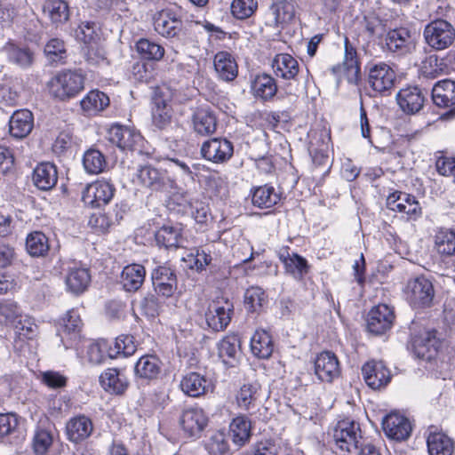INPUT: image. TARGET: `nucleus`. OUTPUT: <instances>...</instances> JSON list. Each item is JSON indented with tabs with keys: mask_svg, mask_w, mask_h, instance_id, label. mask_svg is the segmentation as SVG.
Instances as JSON below:
<instances>
[{
	"mask_svg": "<svg viewBox=\"0 0 455 455\" xmlns=\"http://www.w3.org/2000/svg\"><path fill=\"white\" fill-rule=\"evenodd\" d=\"M48 87L55 98L66 100L76 97L84 90V77L75 71H62L49 81Z\"/></svg>",
	"mask_w": 455,
	"mask_h": 455,
	"instance_id": "obj_1",
	"label": "nucleus"
},
{
	"mask_svg": "<svg viewBox=\"0 0 455 455\" xmlns=\"http://www.w3.org/2000/svg\"><path fill=\"white\" fill-rule=\"evenodd\" d=\"M423 36L430 48L443 51L455 42V28L446 20L435 19L425 26Z\"/></svg>",
	"mask_w": 455,
	"mask_h": 455,
	"instance_id": "obj_2",
	"label": "nucleus"
},
{
	"mask_svg": "<svg viewBox=\"0 0 455 455\" xmlns=\"http://www.w3.org/2000/svg\"><path fill=\"white\" fill-rule=\"evenodd\" d=\"M404 293L407 301L414 308H426L433 305L435 288L432 281L424 275L410 279Z\"/></svg>",
	"mask_w": 455,
	"mask_h": 455,
	"instance_id": "obj_3",
	"label": "nucleus"
},
{
	"mask_svg": "<svg viewBox=\"0 0 455 455\" xmlns=\"http://www.w3.org/2000/svg\"><path fill=\"white\" fill-rule=\"evenodd\" d=\"M173 98L172 90L163 85L157 87L152 98V122L160 130L168 128L172 124V108L169 102Z\"/></svg>",
	"mask_w": 455,
	"mask_h": 455,
	"instance_id": "obj_4",
	"label": "nucleus"
},
{
	"mask_svg": "<svg viewBox=\"0 0 455 455\" xmlns=\"http://www.w3.org/2000/svg\"><path fill=\"white\" fill-rule=\"evenodd\" d=\"M136 178L140 185L152 191L168 192L174 187V180L167 172L152 164L139 166Z\"/></svg>",
	"mask_w": 455,
	"mask_h": 455,
	"instance_id": "obj_5",
	"label": "nucleus"
},
{
	"mask_svg": "<svg viewBox=\"0 0 455 455\" xmlns=\"http://www.w3.org/2000/svg\"><path fill=\"white\" fill-rule=\"evenodd\" d=\"M360 438L359 424L348 419L339 420L333 430V440L342 451L351 452L357 450Z\"/></svg>",
	"mask_w": 455,
	"mask_h": 455,
	"instance_id": "obj_6",
	"label": "nucleus"
},
{
	"mask_svg": "<svg viewBox=\"0 0 455 455\" xmlns=\"http://www.w3.org/2000/svg\"><path fill=\"white\" fill-rule=\"evenodd\" d=\"M234 313V305L228 299H215L205 312L208 327L214 331H222L229 324Z\"/></svg>",
	"mask_w": 455,
	"mask_h": 455,
	"instance_id": "obj_7",
	"label": "nucleus"
},
{
	"mask_svg": "<svg viewBox=\"0 0 455 455\" xmlns=\"http://www.w3.org/2000/svg\"><path fill=\"white\" fill-rule=\"evenodd\" d=\"M442 341L436 337V331L424 330L412 339V348L419 359L431 362L439 355Z\"/></svg>",
	"mask_w": 455,
	"mask_h": 455,
	"instance_id": "obj_8",
	"label": "nucleus"
},
{
	"mask_svg": "<svg viewBox=\"0 0 455 455\" xmlns=\"http://www.w3.org/2000/svg\"><path fill=\"white\" fill-rule=\"evenodd\" d=\"M154 291L158 296L171 298L177 290V276L174 269L164 264L156 267L151 273Z\"/></svg>",
	"mask_w": 455,
	"mask_h": 455,
	"instance_id": "obj_9",
	"label": "nucleus"
},
{
	"mask_svg": "<svg viewBox=\"0 0 455 455\" xmlns=\"http://www.w3.org/2000/svg\"><path fill=\"white\" fill-rule=\"evenodd\" d=\"M116 188L107 180H97L87 185L82 193V200L92 207L108 204L115 195Z\"/></svg>",
	"mask_w": 455,
	"mask_h": 455,
	"instance_id": "obj_10",
	"label": "nucleus"
},
{
	"mask_svg": "<svg viewBox=\"0 0 455 455\" xmlns=\"http://www.w3.org/2000/svg\"><path fill=\"white\" fill-rule=\"evenodd\" d=\"M427 91L419 86H407L401 89L396 100L400 108L406 114H416L419 112L427 100Z\"/></svg>",
	"mask_w": 455,
	"mask_h": 455,
	"instance_id": "obj_11",
	"label": "nucleus"
},
{
	"mask_svg": "<svg viewBox=\"0 0 455 455\" xmlns=\"http://www.w3.org/2000/svg\"><path fill=\"white\" fill-rule=\"evenodd\" d=\"M233 153V144L227 139L222 138L206 140L201 147L203 157L215 164L227 162L231 158Z\"/></svg>",
	"mask_w": 455,
	"mask_h": 455,
	"instance_id": "obj_12",
	"label": "nucleus"
},
{
	"mask_svg": "<svg viewBox=\"0 0 455 455\" xmlns=\"http://www.w3.org/2000/svg\"><path fill=\"white\" fill-rule=\"evenodd\" d=\"M395 80V71L384 62L375 64L369 69L368 83L377 92L390 91L394 87Z\"/></svg>",
	"mask_w": 455,
	"mask_h": 455,
	"instance_id": "obj_13",
	"label": "nucleus"
},
{
	"mask_svg": "<svg viewBox=\"0 0 455 455\" xmlns=\"http://www.w3.org/2000/svg\"><path fill=\"white\" fill-rule=\"evenodd\" d=\"M395 315L386 304L373 307L367 317L368 331L375 335H380L389 330L393 324Z\"/></svg>",
	"mask_w": 455,
	"mask_h": 455,
	"instance_id": "obj_14",
	"label": "nucleus"
},
{
	"mask_svg": "<svg viewBox=\"0 0 455 455\" xmlns=\"http://www.w3.org/2000/svg\"><path fill=\"white\" fill-rule=\"evenodd\" d=\"M154 28L162 36L174 38L180 35L183 22L174 12L162 10L154 18Z\"/></svg>",
	"mask_w": 455,
	"mask_h": 455,
	"instance_id": "obj_15",
	"label": "nucleus"
},
{
	"mask_svg": "<svg viewBox=\"0 0 455 455\" xmlns=\"http://www.w3.org/2000/svg\"><path fill=\"white\" fill-rule=\"evenodd\" d=\"M382 427L388 438L396 441L406 440L411 432V425L409 419L395 412H392L384 418Z\"/></svg>",
	"mask_w": 455,
	"mask_h": 455,
	"instance_id": "obj_16",
	"label": "nucleus"
},
{
	"mask_svg": "<svg viewBox=\"0 0 455 455\" xmlns=\"http://www.w3.org/2000/svg\"><path fill=\"white\" fill-rule=\"evenodd\" d=\"M207 423L208 419L204 411L197 407L185 409L180 417V424L182 429L191 437L200 436Z\"/></svg>",
	"mask_w": 455,
	"mask_h": 455,
	"instance_id": "obj_17",
	"label": "nucleus"
},
{
	"mask_svg": "<svg viewBox=\"0 0 455 455\" xmlns=\"http://www.w3.org/2000/svg\"><path fill=\"white\" fill-rule=\"evenodd\" d=\"M108 140L122 150H135L141 142L140 132L123 125H113L108 131Z\"/></svg>",
	"mask_w": 455,
	"mask_h": 455,
	"instance_id": "obj_18",
	"label": "nucleus"
},
{
	"mask_svg": "<svg viewBox=\"0 0 455 455\" xmlns=\"http://www.w3.org/2000/svg\"><path fill=\"white\" fill-rule=\"evenodd\" d=\"M362 374L365 383L372 389L385 387L391 379L389 370L382 362L371 361L362 367Z\"/></svg>",
	"mask_w": 455,
	"mask_h": 455,
	"instance_id": "obj_19",
	"label": "nucleus"
},
{
	"mask_svg": "<svg viewBox=\"0 0 455 455\" xmlns=\"http://www.w3.org/2000/svg\"><path fill=\"white\" fill-rule=\"evenodd\" d=\"M315 373L325 382H331L339 377L340 369L337 356L328 351L321 353L315 361Z\"/></svg>",
	"mask_w": 455,
	"mask_h": 455,
	"instance_id": "obj_20",
	"label": "nucleus"
},
{
	"mask_svg": "<svg viewBox=\"0 0 455 455\" xmlns=\"http://www.w3.org/2000/svg\"><path fill=\"white\" fill-rule=\"evenodd\" d=\"M278 258L284 265L286 273L296 280L303 279L309 270L307 259L297 253L291 254L288 247H283L278 251Z\"/></svg>",
	"mask_w": 455,
	"mask_h": 455,
	"instance_id": "obj_21",
	"label": "nucleus"
},
{
	"mask_svg": "<svg viewBox=\"0 0 455 455\" xmlns=\"http://www.w3.org/2000/svg\"><path fill=\"white\" fill-rule=\"evenodd\" d=\"M43 12L55 28L68 22L71 16L70 7L66 0H45Z\"/></svg>",
	"mask_w": 455,
	"mask_h": 455,
	"instance_id": "obj_22",
	"label": "nucleus"
},
{
	"mask_svg": "<svg viewBox=\"0 0 455 455\" xmlns=\"http://www.w3.org/2000/svg\"><path fill=\"white\" fill-rule=\"evenodd\" d=\"M427 446L429 455H452L454 451L453 440L434 427L428 428Z\"/></svg>",
	"mask_w": 455,
	"mask_h": 455,
	"instance_id": "obj_23",
	"label": "nucleus"
},
{
	"mask_svg": "<svg viewBox=\"0 0 455 455\" xmlns=\"http://www.w3.org/2000/svg\"><path fill=\"white\" fill-rule=\"evenodd\" d=\"M218 77L225 82L234 81L238 75V65L233 55L228 52H219L213 60Z\"/></svg>",
	"mask_w": 455,
	"mask_h": 455,
	"instance_id": "obj_24",
	"label": "nucleus"
},
{
	"mask_svg": "<svg viewBox=\"0 0 455 455\" xmlns=\"http://www.w3.org/2000/svg\"><path fill=\"white\" fill-rule=\"evenodd\" d=\"M68 439L73 443H79L87 439L93 431V424L90 418L78 415L71 418L66 425Z\"/></svg>",
	"mask_w": 455,
	"mask_h": 455,
	"instance_id": "obj_25",
	"label": "nucleus"
},
{
	"mask_svg": "<svg viewBox=\"0 0 455 455\" xmlns=\"http://www.w3.org/2000/svg\"><path fill=\"white\" fill-rule=\"evenodd\" d=\"M32 180L38 189L44 191L51 190L58 181L56 166L51 163L38 164L33 172Z\"/></svg>",
	"mask_w": 455,
	"mask_h": 455,
	"instance_id": "obj_26",
	"label": "nucleus"
},
{
	"mask_svg": "<svg viewBox=\"0 0 455 455\" xmlns=\"http://www.w3.org/2000/svg\"><path fill=\"white\" fill-rule=\"evenodd\" d=\"M146 276V270L142 265L131 264L124 267L120 284L128 292L137 291L143 284Z\"/></svg>",
	"mask_w": 455,
	"mask_h": 455,
	"instance_id": "obj_27",
	"label": "nucleus"
},
{
	"mask_svg": "<svg viewBox=\"0 0 455 455\" xmlns=\"http://www.w3.org/2000/svg\"><path fill=\"white\" fill-rule=\"evenodd\" d=\"M33 125L34 118L29 110H17L10 118V133L12 136L18 139L25 138L31 132Z\"/></svg>",
	"mask_w": 455,
	"mask_h": 455,
	"instance_id": "obj_28",
	"label": "nucleus"
},
{
	"mask_svg": "<svg viewBox=\"0 0 455 455\" xmlns=\"http://www.w3.org/2000/svg\"><path fill=\"white\" fill-rule=\"evenodd\" d=\"M432 100L439 108L455 106V82L444 79L437 82L432 89Z\"/></svg>",
	"mask_w": 455,
	"mask_h": 455,
	"instance_id": "obj_29",
	"label": "nucleus"
},
{
	"mask_svg": "<svg viewBox=\"0 0 455 455\" xmlns=\"http://www.w3.org/2000/svg\"><path fill=\"white\" fill-rule=\"evenodd\" d=\"M272 67L275 74L285 80L295 79L299 71L298 60L288 53L275 55Z\"/></svg>",
	"mask_w": 455,
	"mask_h": 455,
	"instance_id": "obj_30",
	"label": "nucleus"
},
{
	"mask_svg": "<svg viewBox=\"0 0 455 455\" xmlns=\"http://www.w3.org/2000/svg\"><path fill=\"white\" fill-rule=\"evenodd\" d=\"M100 381L106 391L116 395L124 394L129 386L125 375L115 368L108 369L101 373Z\"/></svg>",
	"mask_w": 455,
	"mask_h": 455,
	"instance_id": "obj_31",
	"label": "nucleus"
},
{
	"mask_svg": "<svg viewBox=\"0 0 455 455\" xmlns=\"http://www.w3.org/2000/svg\"><path fill=\"white\" fill-rule=\"evenodd\" d=\"M251 93L262 100H269L277 92V84L274 77L267 74H259L254 77L251 84Z\"/></svg>",
	"mask_w": 455,
	"mask_h": 455,
	"instance_id": "obj_32",
	"label": "nucleus"
},
{
	"mask_svg": "<svg viewBox=\"0 0 455 455\" xmlns=\"http://www.w3.org/2000/svg\"><path fill=\"white\" fill-rule=\"evenodd\" d=\"M411 41V33L406 28L392 29L387 32L385 38L387 48L392 52H407Z\"/></svg>",
	"mask_w": 455,
	"mask_h": 455,
	"instance_id": "obj_33",
	"label": "nucleus"
},
{
	"mask_svg": "<svg viewBox=\"0 0 455 455\" xmlns=\"http://www.w3.org/2000/svg\"><path fill=\"white\" fill-rule=\"evenodd\" d=\"M192 120L195 132L200 135H211L216 131V116L208 108H197L193 115Z\"/></svg>",
	"mask_w": 455,
	"mask_h": 455,
	"instance_id": "obj_34",
	"label": "nucleus"
},
{
	"mask_svg": "<svg viewBox=\"0 0 455 455\" xmlns=\"http://www.w3.org/2000/svg\"><path fill=\"white\" fill-rule=\"evenodd\" d=\"M232 441L237 447H243L249 443L251 435V424L248 417L239 415L229 425Z\"/></svg>",
	"mask_w": 455,
	"mask_h": 455,
	"instance_id": "obj_35",
	"label": "nucleus"
},
{
	"mask_svg": "<svg viewBox=\"0 0 455 455\" xmlns=\"http://www.w3.org/2000/svg\"><path fill=\"white\" fill-rule=\"evenodd\" d=\"M155 239L158 246L167 250L177 249L183 246V237L181 228L172 226H163L155 235Z\"/></svg>",
	"mask_w": 455,
	"mask_h": 455,
	"instance_id": "obj_36",
	"label": "nucleus"
},
{
	"mask_svg": "<svg viewBox=\"0 0 455 455\" xmlns=\"http://www.w3.org/2000/svg\"><path fill=\"white\" fill-rule=\"evenodd\" d=\"M161 370V361L158 357L152 355L141 356L134 366L135 376L148 380L156 379Z\"/></svg>",
	"mask_w": 455,
	"mask_h": 455,
	"instance_id": "obj_37",
	"label": "nucleus"
},
{
	"mask_svg": "<svg viewBox=\"0 0 455 455\" xmlns=\"http://www.w3.org/2000/svg\"><path fill=\"white\" fill-rule=\"evenodd\" d=\"M65 282L68 291L75 294H81L88 288L91 283V275L85 267H70Z\"/></svg>",
	"mask_w": 455,
	"mask_h": 455,
	"instance_id": "obj_38",
	"label": "nucleus"
},
{
	"mask_svg": "<svg viewBox=\"0 0 455 455\" xmlns=\"http://www.w3.org/2000/svg\"><path fill=\"white\" fill-rule=\"evenodd\" d=\"M435 248L443 259L455 257V229L438 230L435 235Z\"/></svg>",
	"mask_w": 455,
	"mask_h": 455,
	"instance_id": "obj_39",
	"label": "nucleus"
},
{
	"mask_svg": "<svg viewBox=\"0 0 455 455\" xmlns=\"http://www.w3.org/2000/svg\"><path fill=\"white\" fill-rule=\"evenodd\" d=\"M251 350L259 358H268L274 350L271 336L264 330L256 331L251 339Z\"/></svg>",
	"mask_w": 455,
	"mask_h": 455,
	"instance_id": "obj_40",
	"label": "nucleus"
},
{
	"mask_svg": "<svg viewBox=\"0 0 455 455\" xmlns=\"http://www.w3.org/2000/svg\"><path fill=\"white\" fill-rule=\"evenodd\" d=\"M208 381L197 372H189L180 381L181 390L188 395L198 397L204 395L207 388Z\"/></svg>",
	"mask_w": 455,
	"mask_h": 455,
	"instance_id": "obj_41",
	"label": "nucleus"
},
{
	"mask_svg": "<svg viewBox=\"0 0 455 455\" xmlns=\"http://www.w3.org/2000/svg\"><path fill=\"white\" fill-rule=\"evenodd\" d=\"M281 199L280 194L268 185L256 188L251 195V202L259 208H270L275 205Z\"/></svg>",
	"mask_w": 455,
	"mask_h": 455,
	"instance_id": "obj_42",
	"label": "nucleus"
},
{
	"mask_svg": "<svg viewBox=\"0 0 455 455\" xmlns=\"http://www.w3.org/2000/svg\"><path fill=\"white\" fill-rule=\"evenodd\" d=\"M83 110L89 115L104 110L109 105V98L100 91H91L80 102Z\"/></svg>",
	"mask_w": 455,
	"mask_h": 455,
	"instance_id": "obj_43",
	"label": "nucleus"
},
{
	"mask_svg": "<svg viewBox=\"0 0 455 455\" xmlns=\"http://www.w3.org/2000/svg\"><path fill=\"white\" fill-rule=\"evenodd\" d=\"M259 390L260 385L258 382L243 384L235 396L237 405L243 410L254 407L259 395Z\"/></svg>",
	"mask_w": 455,
	"mask_h": 455,
	"instance_id": "obj_44",
	"label": "nucleus"
},
{
	"mask_svg": "<svg viewBox=\"0 0 455 455\" xmlns=\"http://www.w3.org/2000/svg\"><path fill=\"white\" fill-rule=\"evenodd\" d=\"M8 60L22 68H29L34 61V53L27 47L7 44L4 47Z\"/></svg>",
	"mask_w": 455,
	"mask_h": 455,
	"instance_id": "obj_45",
	"label": "nucleus"
},
{
	"mask_svg": "<svg viewBox=\"0 0 455 455\" xmlns=\"http://www.w3.org/2000/svg\"><path fill=\"white\" fill-rule=\"evenodd\" d=\"M26 249L32 257L45 256L50 249L49 240L47 236L40 231L32 232L27 236Z\"/></svg>",
	"mask_w": 455,
	"mask_h": 455,
	"instance_id": "obj_46",
	"label": "nucleus"
},
{
	"mask_svg": "<svg viewBox=\"0 0 455 455\" xmlns=\"http://www.w3.org/2000/svg\"><path fill=\"white\" fill-rule=\"evenodd\" d=\"M136 50L142 59L159 61L164 56V48L148 38H140L136 43Z\"/></svg>",
	"mask_w": 455,
	"mask_h": 455,
	"instance_id": "obj_47",
	"label": "nucleus"
},
{
	"mask_svg": "<svg viewBox=\"0 0 455 455\" xmlns=\"http://www.w3.org/2000/svg\"><path fill=\"white\" fill-rule=\"evenodd\" d=\"M267 303V296L264 290L258 286H252L244 293V305L247 311L259 313Z\"/></svg>",
	"mask_w": 455,
	"mask_h": 455,
	"instance_id": "obj_48",
	"label": "nucleus"
},
{
	"mask_svg": "<svg viewBox=\"0 0 455 455\" xmlns=\"http://www.w3.org/2000/svg\"><path fill=\"white\" fill-rule=\"evenodd\" d=\"M270 12L274 17L273 23L276 27L291 21L295 15L294 4L287 0L274 3Z\"/></svg>",
	"mask_w": 455,
	"mask_h": 455,
	"instance_id": "obj_49",
	"label": "nucleus"
},
{
	"mask_svg": "<svg viewBox=\"0 0 455 455\" xmlns=\"http://www.w3.org/2000/svg\"><path fill=\"white\" fill-rule=\"evenodd\" d=\"M82 327L80 315L76 310L71 309L62 317L60 332L75 339L79 336Z\"/></svg>",
	"mask_w": 455,
	"mask_h": 455,
	"instance_id": "obj_50",
	"label": "nucleus"
},
{
	"mask_svg": "<svg viewBox=\"0 0 455 455\" xmlns=\"http://www.w3.org/2000/svg\"><path fill=\"white\" fill-rule=\"evenodd\" d=\"M83 164L86 172L99 174L107 167L105 156L97 149H88L83 157Z\"/></svg>",
	"mask_w": 455,
	"mask_h": 455,
	"instance_id": "obj_51",
	"label": "nucleus"
},
{
	"mask_svg": "<svg viewBox=\"0 0 455 455\" xmlns=\"http://www.w3.org/2000/svg\"><path fill=\"white\" fill-rule=\"evenodd\" d=\"M136 351V346L133 338L129 335H121L117 337L114 343V347H109L108 355L115 358L119 355L124 356L132 355Z\"/></svg>",
	"mask_w": 455,
	"mask_h": 455,
	"instance_id": "obj_52",
	"label": "nucleus"
},
{
	"mask_svg": "<svg viewBox=\"0 0 455 455\" xmlns=\"http://www.w3.org/2000/svg\"><path fill=\"white\" fill-rule=\"evenodd\" d=\"M210 455H230L229 444L221 432H216L205 443Z\"/></svg>",
	"mask_w": 455,
	"mask_h": 455,
	"instance_id": "obj_53",
	"label": "nucleus"
},
{
	"mask_svg": "<svg viewBox=\"0 0 455 455\" xmlns=\"http://www.w3.org/2000/svg\"><path fill=\"white\" fill-rule=\"evenodd\" d=\"M343 65L347 71L348 76H357L360 73V64L356 50L347 37L345 38V56Z\"/></svg>",
	"mask_w": 455,
	"mask_h": 455,
	"instance_id": "obj_54",
	"label": "nucleus"
},
{
	"mask_svg": "<svg viewBox=\"0 0 455 455\" xmlns=\"http://www.w3.org/2000/svg\"><path fill=\"white\" fill-rule=\"evenodd\" d=\"M257 8L256 0H233L231 4V12L238 20L250 18Z\"/></svg>",
	"mask_w": 455,
	"mask_h": 455,
	"instance_id": "obj_55",
	"label": "nucleus"
},
{
	"mask_svg": "<svg viewBox=\"0 0 455 455\" xmlns=\"http://www.w3.org/2000/svg\"><path fill=\"white\" fill-rule=\"evenodd\" d=\"M21 316L18 304L11 300L0 301V325H7Z\"/></svg>",
	"mask_w": 455,
	"mask_h": 455,
	"instance_id": "obj_56",
	"label": "nucleus"
},
{
	"mask_svg": "<svg viewBox=\"0 0 455 455\" xmlns=\"http://www.w3.org/2000/svg\"><path fill=\"white\" fill-rule=\"evenodd\" d=\"M76 36L85 44H95L99 39L96 24L90 21L82 22L76 30Z\"/></svg>",
	"mask_w": 455,
	"mask_h": 455,
	"instance_id": "obj_57",
	"label": "nucleus"
},
{
	"mask_svg": "<svg viewBox=\"0 0 455 455\" xmlns=\"http://www.w3.org/2000/svg\"><path fill=\"white\" fill-rule=\"evenodd\" d=\"M219 355L226 363L235 359L237 355V339L235 337H226L218 345Z\"/></svg>",
	"mask_w": 455,
	"mask_h": 455,
	"instance_id": "obj_58",
	"label": "nucleus"
},
{
	"mask_svg": "<svg viewBox=\"0 0 455 455\" xmlns=\"http://www.w3.org/2000/svg\"><path fill=\"white\" fill-rule=\"evenodd\" d=\"M44 53L52 62H57L66 57L64 42L58 38L51 39L44 47Z\"/></svg>",
	"mask_w": 455,
	"mask_h": 455,
	"instance_id": "obj_59",
	"label": "nucleus"
},
{
	"mask_svg": "<svg viewBox=\"0 0 455 455\" xmlns=\"http://www.w3.org/2000/svg\"><path fill=\"white\" fill-rule=\"evenodd\" d=\"M444 69V64L442 60L435 55L429 56L424 62L421 68L422 74L427 78H436Z\"/></svg>",
	"mask_w": 455,
	"mask_h": 455,
	"instance_id": "obj_60",
	"label": "nucleus"
},
{
	"mask_svg": "<svg viewBox=\"0 0 455 455\" xmlns=\"http://www.w3.org/2000/svg\"><path fill=\"white\" fill-rule=\"evenodd\" d=\"M52 436L51 433L45 429H37L33 441L35 452L38 455L44 454L52 445Z\"/></svg>",
	"mask_w": 455,
	"mask_h": 455,
	"instance_id": "obj_61",
	"label": "nucleus"
},
{
	"mask_svg": "<svg viewBox=\"0 0 455 455\" xmlns=\"http://www.w3.org/2000/svg\"><path fill=\"white\" fill-rule=\"evenodd\" d=\"M140 309L142 314L148 317H156L159 315L161 303L159 299L154 294H148L140 301Z\"/></svg>",
	"mask_w": 455,
	"mask_h": 455,
	"instance_id": "obj_62",
	"label": "nucleus"
},
{
	"mask_svg": "<svg viewBox=\"0 0 455 455\" xmlns=\"http://www.w3.org/2000/svg\"><path fill=\"white\" fill-rule=\"evenodd\" d=\"M20 424V418L14 413H0V438L11 435Z\"/></svg>",
	"mask_w": 455,
	"mask_h": 455,
	"instance_id": "obj_63",
	"label": "nucleus"
},
{
	"mask_svg": "<svg viewBox=\"0 0 455 455\" xmlns=\"http://www.w3.org/2000/svg\"><path fill=\"white\" fill-rule=\"evenodd\" d=\"M363 28L370 38L374 36H380L384 32V25L382 20L376 16L364 17Z\"/></svg>",
	"mask_w": 455,
	"mask_h": 455,
	"instance_id": "obj_64",
	"label": "nucleus"
}]
</instances>
